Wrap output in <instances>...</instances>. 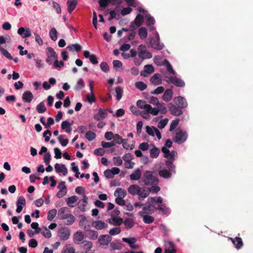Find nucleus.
I'll list each match as a JSON object with an SVG mask.
<instances>
[{"label":"nucleus","instance_id":"obj_1","mask_svg":"<svg viewBox=\"0 0 253 253\" xmlns=\"http://www.w3.org/2000/svg\"><path fill=\"white\" fill-rule=\"evenodd\" d=\"M139 183L142 185L150 186L151 192L156 194L160 190V187L158 186L159 179L156 172L151 170L145 171L141 178Z\"/></svg>","mask_w":253,"mask_h":253},{"label":"nucleus","instance_id":"obj_2","mask_svg":"<svg viewBox=\"0 0 253 253\" xmlns=\"http://www.w3.org/2000/svg\"><path fill=\"white\" fill-rule=\"evenodd\" d=\"M129 194L132 196L137 195L139 199H144L147 197L151 192L150 189L146 187H140L136 184H132L129 186L127 189Z\"/></svg>","mask_w":253,"mask_h":253},{"label":"nucleus","instance_id":"obj_3","mask_svg":"<svg viewBox=\"0 0 253 253\" xmlns=\"http://www.w3.org/2000/svg\"><path fill=\"white\" fill-rule=\"evenodd\" d=\"M165 165L167 169L164 168L159 171L160 177L165 179H169L171 177L172 174L176 173L175 166L170 161H165Z\"/></svg>","mask_w":253,"mask_h":253},{"label":"nucleus","instance_id":"obj_4","mask_svg":"<svg viewBox=\"0 0 253 253\" xmlns=\"http://www.w3.org/2000/svg\"><path fill=\"white\" fill-rule=\"evenodd\" d=\"M149 28L150 31L155 32V34L156 38V41L151 40L150 41V44L151 47L156 50H160L162 49L164 47L163 43L160 42V38L158 33L156 31V28L154 25H150L147 26Z\"/></svg>","mask_w":253,"mask_h":253},{"label":"nucleus","instance_id":"obj_5","mask_svg":"<svg viewBox=\"0 0 253 253\" xmlns=\"http://www.w3.org/2000/svg\"><path fill=\"white\" fill-rule=\"evenodd\" d=\"M187 136V133L186 131L178 128L175 130V135L173 141L178 144H181L186 140Z\"/></svg>","mask_w":253,"mask_h":253},{"label":"nucleus","instance_id":"obj_6","mask_svg":"<svg viewBox=\"0 0 253 253\" xmlns=\"http://www.w3.org/2000/svg\"><path fill=\"white\" fill-rule=\"evenodd\" d=\"M70 234V230L66 227H61L57 231V236L60 240L62 241L67 240L69 238Z\"/></svg>","mask_w":253,"mask_h":253},{"label":"nucleus","instance_id":"obj_7","mask_svg":"<svg viewBox=\"0 0 253 253\" xmlns=\"http://www.w3.org/2000/svg\"><path fill=\"white\" fill-rule=\"evenodd\" d=\"M112 239V237L110 235H102L99 236L98 242L102 248L106 249Z\"/></svg>","mask_w":253,"mask_h":253},{"label":"nucleus","instance_id":"obj_8","mask_svg":"<svg viewBox=\"0 0 253 253\" xmlns=\"http://www.w3.org/2000/svg\"><path fill=\"white\" fill-rule=\"evenodd\" d=\"M80 217L81 219L79 221L80 227L86 231H89L91 228L90 223L91 222V219H87V217L84 215H81Z\"/></svg>","mask_w":253,"mask_h":253},{"label":"nucleus","instance_id":"obj_9","mask_svg":"<svg viewBox=\"0 0 253 253\" xmlns=\"http://www.w3.org/2000/svg\"><path fill=\"white\" fill-rule=\"evenodd\" d=\"M163 153H164V157L168 158L166 161H170L172 163L174 161V157L177 156V153L176 151L173 150L170 152L167 148L163 147L161 149Z\"/></svg>","mask_w":253,"mask_h":253},{"label":"nucleus","instance_id":"obj_10","mask_svg":"<svg viewBox=\"0 0 253 253\" xmlns=\"http://www.w3.org/2000/svg\"><path fill=\"white\" fill-rule=\"evenodd\" d=\"M155 208L154 205L151 204H145L142 208V211L138 212V214L140 216H143L144 214H152L154 212Z\"/></svg>","mask_w":253,"mask_h":253},{"label":"nucleus","instance_id":"obj_11","mask_svg":"<svg viewBox=\"0 0 253 253\" xmlns=\"http://www.w3.org/2000/svg\"><path fill=\"white\" fill-rule=\"evenodd\" d=\"M168 108L170 114L173 116H179L183 113V111L180 107L171 103H169L168 104Z\"/></svg>","mask_w":253,"mask_h":253},{"label":"nucleus","instance_id":"obj_12","mask_svg":"<svg viewBox=\"0 0 253 253\" xmlns=\"http://www.w3.org/2000/svg\"><path fill=\"white\" fill-rule=\"evenodd\" d=\"M173 101L175 105L181 109L186 108L188 106V103L185 98L181 96L175 97L173 99Z\"/></svg>","mask_w":253,"mask_h":253},{"label":"nucleus","instance_id":"obj_13","mask_svg":"<svg viewBox=\"0 0 253 253\" xmlns=\"http://www.w3.org/2000/svg\"><path fill=\"white\" fill-rule=\"evenodd\" d=\"M168 83H171L175 85L176 86L183 87L185 86V83L181 79H179L175 76L170 77L169 80L167 81Z\"/></svg>","mask_w":253,"mask_h":253},{"label":"nucleus","instance_id":"obj_14","mask_svg":"<svg viewBox=\"0 0 253 253\" xmlns=\"http://www.w3.org/2000/svg\"><path fill=\"white\" fill-rule=\"evenodd\" d=\"M60 219L62 220L66 219L65 224L67 225L73 224L75 221V217L71 213H66L65 214L60 215Z\"/></svg>","mask_w":253,"mask_h":253},{"label":"nucleus","instance_id":"obj_15","mask_svg":"<svg viewBox=\"0 0 253 253\" xmlns=\"http://www.w3.org/2000/svg\"><path fill=\"white\" fill-rule=\"evenodd\" d=\"M107 115V110L104 109L100 108L97 114H95L93 118L97 121H99L105 119Z\"/></svg>","mask_w":253,"mask_h":253},{"label":"nucleus","instance_id":"obj_16","mask_svg":"<svg viewBox=\"0 0 253 253\" xmlns=\"http://www.w3.org/2000/svg\"><path fill=\"white\" fill-rule=\"evenodd\" d=\"M17 33L22 38H26L31 36V32L29 28L20 27L18 29Z\"/></svg>","mask_w":253,"mask_h":253},{"label":"nucleus","instance_id":"obj_17","mask_svg":"<svg viewBox=\"0 0 253 253\" xmlns=\"http://www.w3.org/2000/svg\"><path fill=\"white\" fill-rule=\"evenodd\" d=\"M54 168L58 173H62L64 176L67 174L68 169L65 165L56 163L54 165Z\"/></svg>","mask_w":253,"mask_h":253},{"label":"nucleus","instance_id":"obj_18","mask_svg":"<svg viewBox=\"0 0 253 253\" xmlns=\"http://www.w3.org/2000/svg\"><path fill=\"white\" fill-rule=\"evenodd\" d=\"M84 238V235L82 232L77 231L73 235V241L75 244H81Z\"/></svg>","mask_w":253,"mask_h":253},{"label":"nucleus","instance_id":"obj_19","mask_svg":"<svg viewBox=\"0 0 253 253\" xmlns=\"http://www.w3.org/2000/svg\"><path fill=\"white\" fill-rule=\"evenodd\" d=\"M92 225L97 230H102L108 227V224L101 220L92 221Z\"/></svg>","mask_w":253,"mask_h":253},{"label":"nucleus","instance_id":"obj_20","mask_svg":"<svg viewBox=\"0 0 253 253\" xmlns=\"http://www.w3.org/2000/svg\"><path fill=\"white\" fill-rule=\"evenodd\" d=\"M33 98L34 95L30 91H26L22 94V99L25 103L31 102Z\"/></svg>","mask_w":253,"mask_h":253},{"label":"nucleus","instance_id":"obj_21","mask_svg":"<svg viewBox=\"0 0 253 253\" xmlns=\"http://www.w3.org/2000/svg\"><path fill=\"white\" fill-rule=\"evenodd\" d=\"M73 123V121L72 122V123H70L68 121H63L62 123H61V128L63 130H65V132L69 134L71 132V131H72L71 126H72Z\"/></svg>","mask_w":253,"mask_h":253},{"label":"nucleus","instance_id":"obj_22","mask_svg":"<svg viewBox=\"0 0 253 253\" xmlns=\"http://www.w3.org/2000/svg\"><path fill=\"white\" fill-rule=\"evenodd\" d=\"M151 83L154 85H158L162 84V80L161 79V75L159 73L155 74L150 78Z\"/></svg>","mask_w":253,"mask_h":253},{"label":"nucleus","instance_id":"obj_23","mask_svg":"<svg viewBox=\"0 0 253 253\" xmlns=\"http://www.w3.org/2000/svg\"><path fill=\"white\" fill-rule=\"evenodd\" d=\"M230 239L232 241V243L237 250L240 249L243 247V243L240 237H236L235 238H230Z\"/></svg>","mask_w":253,"mask_h":253},{"label":"nucleus","instance_id":"obj_24","mask_svg":"<svg viewBox=\"0 0 253 253\" xmlns=\"http://www.w3.org/2000/svg\"><path fill=\"white\" fill-rule=\"evenodd\" d=\"M141 171L139 168L136 169L130 175L129 177L132 180H138L141 179Z\"/></svg>","mask_w":253,"mask_h":253},{"label":"nucleus","instance_id":"obj_25","mask_svg":"<svg viewBox=\"0 0 253 253\" xmlns=\"http://www.w3.org/2000/svg\"><path fill=\"white\" fill-rule=\"evenodd\" d=\"M77 4V0H68L67 5L68 6V12L69 13H71L75 10Z\"/></svg>","mask_w":253,"mask_h":253},{"label":"nucleus","instance_id":"obj_26","mask_svg":"<svg viewBox=\"0 0 253 253\" xmlns=\"http://www.w3.org/2000/svg\"><path fill=\"white\" fill-rule=\"evenodd\" d=\"M173 95V91L171 88L167 89L163 94L162 99L166 102L170 101Z\"/></svg>","mask_w":253,"mask_h":253},{"label":"nucleus","instance_id":"obj_27","mask_svg":"<svg viewBox=\"0 0 253 253\" xmlns=\"http://www.w3.org/2000/svg\"><path fill=\"white\" fill-rule=\"evenodd\" d=\"M155 210L160 211L161 213L163 214L169 215L170 213V209L167 208L165 204H163V203L159 205Z\"/></svg>","mask_w":253,"mask_h":253},{"label":"nucleus","instance_id":"obj_28","mask_svg":"<svg viewBox=\"0 0 253 253\" xmlns=\"http://www.w3.org/2000/svg\"><path fill=\"white\" fill-rule=\"evenodd\" d=\"M81 244L82 248L86 253L89 251L92 247V243L90 241H83Z\"/></svg>","mask_w":253,"mask_h":253},{"label":"nucleus","instance_id":"obj_29","mask_svg":"<svg viewBox=\"0 0 253 253\" xmlns=\"http://www.w3.org/2000/svg\"><path fill=\"white\" fill-rule=\"evenodd\" d=\"M138 56L142 59H150L152 57V54L146 50H142L139 52Z\"/></svg>","mask_w":253,"mask_h":253},{"label":"nucleus","instance_id":"obj_30","mask_svg":"<svg viewBox=\"0 0 253 253\" xmlns=\"http://www.w3.org/2000/svg\"><path fill=\"white\" fill-rule=\"evenodd\" d=\"M82 48V46L79 43L71 44H69L67 47V49L69 51H76L78 52L81 50Z\"/></svg>","mask_w":253,"mask_h":253},{"label":"nucleus","instance_id":"obj_31","mask_svg":"<svg viewBox=\"0 0 253 253\" xmlns=\"http://www.w3.org/2000/svg\"><path fill=\"white\" fill-rule=\"evenodd\" d=\"M114 195L117 197L125 198L126 195V192L124 189L118 188L115 190Z\"/></svg>","mask_w":253,"mask_h":253},{"label":"nucleus","instance_id":"obj_32","mask_svg":"<svg viewBox=\"0 0 253 253\" xmlns=\"http://www.w3.org/2000/svg\"><path fill=\"white\" fill-rule=\"evenodd\" d=\"M83 196V199L79 201V204H81L80 208L81 210L83 211H85V207L87 204V201L88 200V197L85 195V194H84Z\"/></svg>","mask_w":253,"mask_h":253},{"label":"nucleus","instance_id":"obj_33","mask_svg":"<svg viewBox=\"0 0 253 253\" xmlns=\"http://www.w3.org/2000/svg\"><path fill=\"white\" fill-rule=\"evenodd\" d=\"M136 105L140 109H144L145 110L143 112H146L149 104H146V101L142 100H138L136 102Z\"/></svg>","mask_w":253,"mask_h":253},{"label":"nucleus","instance_id":"obj_34","mask_svg":"<svg viewBox=\"0 0 253 253\" xmlns=\"http://www.w3.org/2000/svg\"><path fill=\"white\" fill-rule=\"evenodd\" d=\"M138 35L141 39H145L148 35V32L146 28L145 27H140L138 30Z\"/></svg>","mask_w":253,"mask_h":253},{"label":"nucleus","instance_id":"obj_35","mask_svg":"<svg viewBox=\"0 0 253 253\" xmlns=\"http://www.w3.org/2000/svg\"><path fill=\"white\" fill-rule=\"evenodd\" d=\"M125 228L126 229H129L131 228L134 225V223L133 220L130 218H126L123 221Z\"/></svg>","mask_w":253,"mask_h":253},{"label":"nucleus","instance_id":"obj_36","mask_svg":"<svg viewBox=\"0 0 253 253\" xmlns=\"http://www.w3.org/2000/svg\"><path fill=\"white\" fill-rule=\"evenodd\" d=\"M112 220L113 221V222H111V219H109V223L110 224H112L114 225H121L123 223V218L119 217H113L112 218Z\"/></svg>","mask_w":253,"mask_h":253},{"label":"nucleus","instance_id":"obj_37","mask_svg":"<svg viewBox=\"0 0 253 253\" xmlns=\"http://www.w3.org/2000/svg\"><path fill=\"white\" fill-rule=\"evenodd\" d=\"M79 198L76 196H72L66 199V202L67 205L70 207H73L74 206L72 204H74L78 201Z\"/></svg>","mask_w":253,"mask_h":253},{"label":"nucleus","instance_id":"obj_38","mask_svg":"<svg viewBox=\"0 0 253 253\" xmlns=\"http://www.w3.org/2000/svg\"><path fill=\"white\" fill-rule=\"evenodd\" d=\"M75 250L70 244L65 246L62 251L61 253H75Z\"/></svg>","mask_w":253,"mask_h":253},{"label":"nucleus","instance_id":"obj_39","mask_svg":"<svg viewBox=\"0 0 253 253\" xmlns=\"http://www.w3.org/2000/svg\"><path fill=\"white\" fill-rule=\"evenodd\" d=\"M159 149L155 146L150 151V155L152 158H157L159 156Z\"/></svg>","mask_w":253,"mask_h":253},{"label":"nucleus","instance_id":"obj_40","mask_svg":"<svg viewBox=\"0 0 253 253\" xmlns=\"http://www.w3.org/2000/svg\"><path fill=\"white\" fill-rule=\"evenodd\" d=\"M46 54L47 56H49L53 58L54 59H57L58 55L55 52L54 49L51 47H48L46 48Z\"/></svg>","mask_w":253,"mask_h":253},{"label":"nucleus","instance_id":"obj_41","mask_svg":"<svg viewBox=\"0 0 253 253\" xmlns=\"http://www.w3.org/2000/svg\"><path fill=\"white\" fill-rule=\"evenodd\" d=\"M143 218V222L146 224H150L154 221V218L151 215L143 214L141 216Z\"/></svg>","mask_w":253,"mask_h":253},{"label":"nucleus","instance_id":"obj_42","mask_svg":"<svg viewBox=\"0 0 253 253\" xmlns=\"http://www.w3.org/2000/svg\"><path fill=\"white\" fill-rule=\"evenodd\" d=\"M111 250H120L122 248V244L118 241L110 242Z\"/></svg>","mask_w":253,"mask_h":253},{"label":"nucleus","instance_id":"obj_43","mask_svg":"<svg viewBox=\"0 0 253 253\" xmlns=\"http://www.w3.org/2000/svg\"><path fill=\"white\" fill-rule=\"evenodd\" d=\"M57 210L56 209H52L49 210L47 212V219L49 221H51L56 215Z\"/></svg>","mask_w":253,"mask_h":253},{"label":"nucleus","instance_id":"obj_44","mask_svg":"<svg viewBox=\"0 0 253 253\" xmlns=\"http://www.w3.org/2000/svg\"><path fill=\"white\" fill-rule=\"evenodd\" d=\"M37 111L39 113H43L46 111V108L43 102H40L36 107Z\"/></svg>","mask_w":253,"mask_h":253},{"label":"nucleus","instance_id":"obj_45","mask_svg":"<svg viewBox=\"0 0 253 253\" xmlns=\"http://www.w3.org/2000/svg\"><path fill=\"white\" fill-rule=\"evenodd\" d=\"M147 113L151 114L152 115L154 116H157L158 114L159 113V110L158 108H152V106L150 105L149 106H148V108L147 110V111L143 112V113L147 114Z\"/></svg>","mask_w":253,"mask_h":253},{"label":"nucleus","instance_id":"obj_46","mask_svg":"<svg viewBox=\"0 0 253 253\" xmlns=\"http://www.w3.org/2000/svg\"><path fill=\"white\" fill-rule=\"evenodd\" d=\"M115 91L116 93V99L118 101H120L123 94V88L121 86H117L115 89Z\"/></svg>","mask_w":253,"mask_h":253},{"label":"nucleus","instance_id":"obj_47","mask_svg":"<svg viewBox=\"0 0 253 253\" xmlns=\"http://www.w3.org/2000/svg\"><path fill=\"white\" fill-rule=\"evenodd\" d=\"M85 137L89 141L94 140L96 137V134L95 132L91 131H88L85 134Z\"/></svg>","mask_w":253,"mask_h":253},{"label":"nucleus","instance_id":"obj_48","mask_svg":"<svg viewBox=\"0 0 253 253\" xmlns=\"http://www.w3.org/2000/svg\"><path fill=\"white\" fill-rule=\"evenodd\" d=\"M135 87L140 91H143L147 88V84L143 82L139 81L135 83Z\"/></svg>","mask_w":253,"mask_h":253},{"label":"nucleus","instance_id":"obj_49","mask_svg":"<svg viewBox=\"0 0 253 253\" xmlns=\"http://www.w3.org/2000/svg\"><path fill=\"white\" fill-rule=\"evenodd\" d=\"M164 63L165 65H166L167 69L169 72L171 73L173 75L175 74V72L173 69L172 66L171 65V64H170V63L167 59L164 60Z\"/></svg>","mask_w":253,"mask_h":253},{"label":"nucleus","instance_id":"obj_50","mask_svg":"<svg viewBox=\"0 0 253 253\" xmlns=\"http://www.w3.org/2000/svg\"><path fill=\"white\" fill-rule=\"evenodd\" d=\"M145 18L146 19V25H154L155 23V19L153 17H152L150 14H147L145 15Z\"/></svg>","mask_w":253,"mask_h":253},{"label":"nucleus","instance_id":"obj_51","mask_svg":"<svg viewBox=\"0 0 253 253\" xmlns=\"http://www.w3.org/2000/svg\"><path fill=\"white\" fill-rule=\"evenodd\" d=\"M84 87V83L82 78L78 80L77 84L75 86V89L76 90H80Z\"/></svg>","mask_w":253,"mask_h":253},{"label":"nucleus","instance_id":"obj_52","mask_svg":"<svg viewBox=\"0 0 253 253\" xmlns=\"http://www.w3.org/2000/svg\"><path fill=\"white\" fill-rule=\"evenodd\" d=\"M88 231L89 232L88 234V237L90 239L93 240L97 239V238H98V234L97 231H95V230H90V229Z\"/></svg>","mask_w":253,"mask_h":253},{"label":"nucleus","instance_id":"obj_53","mask_svg":"<svg viewBox=\"0 0 253 253\" xmlns=\"http://www.w3.org/2000/svg\"><path fill=\"white\" fill-rule=\"evenodd\" d=\"M0 52L1 53L9 60L13 59L12 56L11 54L4 48L0 46Z\"/></svg>","mask_w":253,"mask_h":253},{"label":"nucleus","instance_id":"obj_54","mask_svg":"<svg viewBox=\"0 0 253 253\" xmlns=\"http://www.w3.org/2000/svg\"><path fill=\"white\" fill-rule=\"evenodd\" d=\"M57 32L56 30L54 28H51L49 31V36L51 39L54 41H55L57 39Z\"/></svg>","mask_w":253,"mask_h":253},{"label":"nucleus","instance_id":"obj_55","mask_svg":"<svg viewBox=\"0 0 253 253\" xmlns=\"http://www.w3.org/2000/svg\"><path fill=\"white\" fill-rule=\"evenodd\" d=\"M123 240L125 242L127 243L130 247L136 242V239L134 237L123 238Z\"/></svg>","mask_w":253,"mask_h":253},{"label":"nucleus","instance_id":"obj_56","mask_svg":"<svg viewBox=\"0 0 253 253\" xmlns=\"http://www.w3.org/2000/svg\"><path fill=\"white\" fill-rule=\"evenodd\" d=\"M64 137V135H60L58 136V141L60 142V144L62 146L65 147L68 144V143L69 142V140L68 139H63Z\"/></svg>","mask_w":253,"mask_h":253},{"label":"nucleus","instance_id":"obj_57","mask_svg":"<svg viewBox=\"0 0 253 253\" xmlns=\"http://www.w3.org/2000/svg\"><path fill=\"white\" fill-rule=\"evenodd\" d=\"M179 122V119L177 118L173 120L170 125L169 131H172L177 126Z\"/></svg>","mask_w":253,"mask_h":253},{"label":"nucleus","instance_id":"obj_58","mask_svg":"<svg viewBox=\"0 0 253 253\" xmlns=\"http://www.w3.org/2000/svg\"><path fill=\"white\" fill-rule=\"evenodd\" d=\"M127 141V139H125L124 141L122 143L123 148L126 150H132L134 147V145L128 144Z\"/></svg>","mask_w":253,"mask_h":253},{"label":"nucleus","instance_id":"obj_59","mask_svg":"<svg viewBox=\"0 0 253 253\" xmlns=\"http://www.w3.org/2000/svg\"><path fill=\"white\" fill-rule=\"evenodd\" d=\"M143 19H144V17H143V15L140 14H137V15L136 16L134 21L139 26H140L142 24Z\"/></svg>","mask_w":253,"mask_h":253},{"label":"nucleus","instance_id":"obj_60","mask_svg":"<svg viewBox=\"0 0 253 253\" xmlns=\"http://www.w3.org/2000/svg\"><path fill=\"white\" fill-rule=\"evenodd\" d=\"M144 72L147 74H151L154 71V68L152 65H146L144 67Z\"/></svg>","mask_w":253,"mask_h":253},{"label":"nucleus","instance_id":"obj_61","mask_svg":"<svg viewBox=\"0 0 253 253\" xmlns=\"http://www.w3.org/2000/svg\"><path fill=\"white\" fill-rule=\"evenodd\" d=\"M157 108H158L159 112H160L163 114H165L167 112V109L164 103H159L157 105Z\"/></svg>","mask_w":253,"mask_h":253},{"label":"nucleus","instance_id":"obj_62","mask_svg":"<svg viewBox=\"0 0 253 253\" xmlns=\"http://www.w3.org/2000/svg\"><path fill=\"white\" fill-rule=\"evenodd\" d=\"M148 200L150 202L159 203L160 204L163 203V199L161 197L149 198Z\"/></svg>","mask_w":253,"mask_h":253},{"label":"nucleus","instance_id":"obj_63","mask_svg":"<svg viewBox=\"0 0 253 253\" xmlns=\"http://www.w3.org/2000/svg\"><path fill=\"white\" fill-rule=\"evenodd\" d=\"M121 232V229L119 227H115L111 229L109 233L110 235L114 236L120 234Z\"/></svg>","mask_w":253,"mask_h":253},{"label":"nucleus","instance_id":"obj_64","mask_svg":"<svg viewBox=\"0 0 253 253\" xmlns=\"http://www.w3.org/2000/svg\"><path fill=\"white\" fill-rule=\"evenodd\" d=\"M114 136L113 139L116 144H122L125 140V139H123L122 137L118 134H115Z\"/></svg>","mask_w":253,"mask_h":253}]
</instances>
